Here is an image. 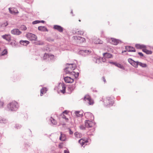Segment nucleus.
I'll list each match as a JSON object with an SVG mask.
<instances>
[{
    "instance_id": "f257e3e1",
    "label": "nucleus",
    "mask_w": 153,
    "mask_h": 153,
    "mask_svg": "<svg viewBox=\"0 0 153 153\" xmlns=\"http://www.w3.org/2000/svg\"><path fill=\"white\" fill-rule=\"evenodd\" d=\"M69 111L65 110L61 114V117L65 120V122L62 123V125H65L66 123H68L71 120V118L68 114Z\"/></svg>"
},
{
    "instance_id": "f03ea898",
    "label": "nucleus",
    "mask_w": 153,
    "mask_h": 153,
    "mask_svg": "<svg viewBox=\"0 0 153 153\" xmlns=\"http://www.w3.org/2000/svg\"><path fill=\"white\" fill-rule=\"evenodd\" d=\"M19 105L15 101H13L7 105V108L9 111H13L17 110Z\"/></svg>"
},
{
    "instance_id": "7ed1b4c3",
    "label": "nucleus",
    "mask_w": 153,
    "mask_h": 153,
    "mask_svg": "<svg viewBox=\"0 0 153 153\" xmlns=\"http://www.w3.org/2000/svg\"><path fill=\"white\" fill-rule=\"evenodd\" d=\"M103 101L105 105L107 107L112 106L114 103V100L111 97H106L104 99Z\"/></svg>"
},
{
    "instance_id": "20e7f679",
    "label": "nucleus",
    "mask_w": 153,
    "mask_h": 153,
    "mask_svg": "<svg viewBox=\"0 0 153 153\" xmlns=\"http://www.w3.org/2000/svg\"><path fill=\"white\" fill-rule=\"evenodd\" d=\"M67 67L66 68L65 71L66 74H69L70 72L74 70L76 68V65L74 64H67Z\"/></svg>"
},
{
    "instance_id": "39448f33",
    "label": "nucleus",
    "mask_w": 153,
    "mask_h": 153,
    "mask_svg": "<svg viewBox=\"0 0 153 153\" xmlns=\"http://www.w3.org/2000/svg\"><path fill=\"white\" fill-rule=\"evenodd\" d=\"M108 40L109 42L115 45H117L119 43L121 42L120 40L113 38H108Z\"/></svg>"
},
{
    "instance_id": "423d86ee",
    "label": "nucleus",
    "mask_w": 153,
    "mask_h": 153,
    "mask_svg": "<svg viewBox=\"0 0 153 153\" xmlns=\"http://www.w3.org/2000/svg\"><path fill=\"white\" fill-rule=\"evenodd\" d=\"M26 36L31 40H36L37 38L36 35L30 33H27L26 34Z\"/></svg>"
},
{
    "instance_id": "0eeeda50",
    "label": "nucleus",
    "mask_w": 153,
    "mask_h": 153,
    "mask_svg": "<svg viewBox=\"0 0 153 153\" xmlns=\"http://www.w3.org/2000/svg\"><path fill=\"white\" fill-rule=\"evenodd\" d=\"M84 100L85 101L87 100L88 102V104L90 105H93L94 104V101L88 95H86L84 97Z\"/></svg>"
},
{
    "instance_id": "6e6552de",
    "label": "nucleus",
    "mask_w": 153,
    "mask_h": 153,
    "mask_svg": "<svg viewBox=\"0 0 153 153\" xmlns=\"http://www.w3.org/2000/svg\"><path fill=\"white\" fill-rule=\"evenodd\" d=\"M94 123L93 122L89 120H86L85 122V126L87 128L92 127L93 126Z\"/></svg>"
},
{
    "instance_id": "1a4fd4ad",
    "label": "nucleus",
    "mask_w": 153,
    "mask_h": 153,
    "mask_svg": "<svg viewBox=\"0 0 153 153\" xmlns=\"http://www.w3.org/2000/svg\"><path fill=\"white\" fill-rule=\"evenodd\" d=\"M64 80L65 82L67 83H72L74 81L73 78L68 76L64 77Z\"/></svg>"
},
{
    "instance_id": "9d476101",
    "label": "nucleus",
    "mask_w": 153,
    "mask_h": 153,
    "mask_svg": "<svg viewBox=\"0 0 153 153\" xmlns=\"http://www.w3.org/2000/svg\"><path fill=\"white\" fill-rule=\"evenodd\" d=\"M85 118L87 119L92 120L94 119V116L93 114L90 112H86L85 114Z\"/></svg>"
},
{
    "instance_id": "9b49d317",
    "label": "nucleus",
    "mask_w": 153,
    "mask_h": 153,
    "mask_svg": "<svg viewBox=\"0 0 153 153\" xmlns=\"http://www.w3.org/2000/svg\"><path fill=\"white\" fill-rule=\"evenodd\" d=\"M79 143L82 146H83L84 145L87 144L88 142L87 139H81L79 140Z\"/></svg>"
},
{
    "instance_id": "f8f14e48",
    "label": "nucleus",
    "mask_w": 153,
    "mask_h": 153,
    "mask_svg": "<svg viewBox=\"0 0 153 153\" xmlns=\"http://www.w3.org/2000/svg\"><path fill=\"white\" fill-rule=\"evenodd\" d=\"M11 33L13 35H19L21 33V32L19 29H15L11 31Z\"/></svg>"
},
{
    "instance_id": "ddd939ff",
    "label": "nucleus",
    "mask_w": 153,
    "mask_h": 153,
    "mask_svg": "<svg viewBox=\"0 0 153 153\" xmlns=\"http://www.w3.org/2000/svg\"><path fill=\"white\" fill-rule=\"evenodd\" d=\"M91 52V51L88 50H82L79 51V53L83 55H85Z\"/></svg>"
},
{
    "instance_id": "4468645a",
    "label": "nucleus",
    "mask_w": 153,
    "mask_h": 153,
    "mask_svg": "<svg viewBox=\"0 0 153 153\" xmlns=\"http://www.w3.org/2000/svg\"><path fill=\"white\" fill-rule=\"evenodd\" d=\"M2 38L8 41L11 40V36L10 34H5L2 36Z\"/></svg>"
},
{
    "instance_id": "2eb2a0df",
    "label": "nucleus",
    "mask_w": 153,
    "mask_h": 153,
    "mask_svg": "<svg viewBox=\"0 0 153 153\" xmlns=\"http://www.w3.org/2000/svg\"><path fill=\"white\" fill-rule=\"evenodd\" d=\"M9 10L10 13L11 14H14L18 13V10L15 8H9Z\"/></svg>"
},
{
    "instance_id": "dca6fc26",
    "label": "nucleus",
    "mask_w": 153,
    "mask_h": 153,
    "mask_svg": "<svg viewBox=\"0 0 153 153\" xmlns=\"http://www.w3.org/2000/svg\"><path fill=\"white\" fill-rule=\"evenodd\" d=\"M53 28L55 29L58 30L60 32H62L63 31V28L61 26L57 25H55L54 26Z\"/></svg>"
},
{
    "instance_id": "f3484780",
    "label": "nucleus",
    "mask_w": 153,
    "mask_h": 153,
    "mask_svg": "<svg viewBox=\"0 0 153 153\" xmlns=\"http://www.w3.org/2000/svg\"><path fill=\"white\" fill-rule=\"evenodd\" d=\"M128 61L129 62H130V61L132 62V63H131L132 65L135 68L137 67V66L138 65V62H135L132 60V59H128Z\"/></svg>"
},
{
    "instance_id": "a211bd4d",
    "label": "nucleus",
    "mask_w": 153,
    "mask_h": 153,
    "mask_svg": "<svg viewBox=\"0 0 153 153\" xmlns=\"http://www.w3.org/2000/svg\"><path fill=\"white\" fill-rule=\"evenodd\" d=\"M103 56L105 58H111L113 57L111 54L108 53H103Z\"/></svg>"
},
{
    "instance_id": "6ab92c4d",
    "label": "nucleus",
    "mask_w": 153,
    "mask_h": 153,
    "mask_svg": "<svg viewBox=\"0 0 153 153\" xmlns=\"http://www.w3.org/2000/svg\"><path fill=\"white\" fill-rule=\"evenodd\" d=\"M66 136L65 134H63L62 132H60V136L59 137V139L62 141H64L66 140Z\"/></svg>"
},
{
    "instance_id": "aec40b11",
    "label": "nucleus",
    "mask_w": 153,
    "mask_h": 153,
    "mask_svg": "<svg viewBox=\"0 0 153 153\" xmlns=\"http://www.w3.org/2000/svg\"><path fill=\"white\" fill-rule=\"evenodd\" d=\"M29 43V42L26 40H21L20 42V43L21 45H23L25 46H27Z\"/></svg>"
},
{
    "instance_id": "412c9836",
    "label": "nucleus",
    "mask_w": 153,
    "mask_h": 153,
    "mask_svg": "<svg viewBox=\"0 0 153 153\" xmlns=\"http://www.w3.org/2000/svg\"><path fill=\"white\" fill-rule=\"evenodd\" d=\"M142 50L143 52L147 54H151L152 53V51L147 48H143Z\"/></svg>"
},
{
    "instance_id": "4be33fe9",
    "label": "nucleus",
    "mask_w": 153,
    "mask_h": 153,
    "mask_svg": "<svg viewBox=\"0 0 153 153\" xmlns=\"http://www.w3.org/2000/svg\"><path fill=\"white\" fill-rule=\"evenodd\" d=\"M61 86L62 88V89L60 90V91L62 93L64 94L65 92V89L66 88V86L64 84H62Z\"/></svg>"
},
{
    "instance_id": "5701e85b",
    "label": "nucleus",
    "mask_w": 153,
    "mask_h": 153,
    "mask_svg": "<svg viewBox=\"0 0 153 153\" xmlns=\"http://www.w3.org/2000/svg\"><path fill=\"white\" fill-rule=\"evenodd\" d=\"M70 74L72 76H74V77L76 78H77L79 76V73H76L75 72L72 71L70 72Z\"/></svg>"
},
{
    "instance_id": "b1692460",
    "label": "nucleus",
    "mask_w": 153,
    "mask_h": 153,
    "mask_svg": "<svg viewBox=\"0 0 153 153\" xmlns=\"http://www.w3.org/2000/svg\"><path fill=\"white\" fill-rule=\"evenodd\" d=\"M38 29L39 30L43 31H48L46 27L44 26H39L38 27Z\"/></svg>"
},
{
    "instance_id": "393cba45",
    "label": "nucleus",
    "mask_w": 153,
    "mask_h": 153,
    "mask_svg": "<svg viewBox=\"0 0 153 153\" xmlns=\"http://www.w3.org/2000/svg\"><path fill=\"white\" fill-rule=\"evenodd\" d=\"M102 41H101L99 39L96 38L94 39V42L95 44H101L102 43Z\"/></svg>"
},
{
    "instance_id": "a878e982",
    "label": "nucleus",
    "mask_w": 153,
    "mask_h": 153,
    "mask_svg": "<svg viewBox=\"0 0 153 153\" xmlns=\"http://www.w3.org/2000/svg\"><path fill=\"white\" fill-rule=\"evenodd\" d=\"M47 91V89L46 88H43L41 90V93H40V96H42L44 94H45L46 93V91Z\"/></svg>"
},
{
    "instance_id": "bb28decb",
    "label": "nucleus",
    "mask_w": 153,
    "mask_h": 153,
    "mask_svg": "<svg viewBox=\"0 0 153 153\" xmlns=\"http://www.w3.org/2000/svg\"><path fill=\"white\" fill-rule=\"evenodd\" d=\"M114 65L121 69H124V67L120 64L117 63L116 62V63H114Z\"/></svg>"
},
{
    "instance_id": "cd10ccee",
    "label": "nucleus",
    "mask_w": 153,
    "mask_h": 153,
    "mask_svg": "<svg viewBox=\"0 0 153 153\" xmlns=\"http://www.w3.org/2000/svg\"><path fill=\"white\" fill-rule=\"evenodd\" d=\"M74 135L77 138H80L82 137V135L81 134L77 132H75Z\"/></svg>"
},
{
    "instance_id": "c85d7f7f",
    "label": "nucleus",
    "mask_w": 153,
    "mask_h": 153,
    "mask_svg": "<svg viewBox=\"0 0 153 153\" xmlns=\"http://www.w3.org/2000/svg\"><path fill=\"white\" fill-rule=\"evenodd\" d=\"M8 24L7 21H5L0 26L1 27H5L8 25Z\"/></svg>"
},
{
    "instance_id": "c756f323",
    "label": "nucleus",
    "mask_w": 153,
    "mask_h": 153,
    "mask_svg": "<svg viewBox=\"0 0 153 153\" xmlns=\"http://www.w3.org/2000/svg\"><path fill=\"white\" fill-rule=\"evenodd\" d=\"M75 114L77 117H82V112L76 111Z\"/></svg>"
},
{
    "instance_id": "7c9ffc66",
    "label": "nucleus",
    "mask_w": 153,
    "mask_h": 153,
    "mask_svg": "<svg viewBox=\"0 0 153 153\" xmlns=\"http://www.w3.org/2000/svg\"><path fill=\"white\" fill-rule=\"evenodd\" d=\"M135 47L136 48H146V46L143 45H140V44H136Z\"/></svg>"
},
{
    "instance_id": "2f4dec72",
    "label": "nucleus",
    "mask_w": 153,
    "mask_h": 153,
    "mask_svg": "<svg viewBox=\"0 0 153 153\" xmlns=\"http://www.w3.org/2000/svg\"><path fill=\"white\" fill-rule=\"evenodd\" d=\"M133 50L131 51L130 50V48H127V49H126V50H124V51H123L122 52V53H123L124 52H130V51H135V48H133Z\"/></svg>"
},
{
    "instance_id": "473e14b6",
    "label": "nucleus",
    "mask_w": 153,
    "mask_h": 153,
    "mask_svg": "<svg viewBox=\"0 0 153 153\" xmlns=\"http://www.w3.org/2000/svg\"><path fill=\"white\" fill-rule=\"evenodd\" d=\"M138 65H140L143 67H146L147 66L146 64L140 62H138Z\"/></svg>"
},
{
    "instance_id": "72a5a7b5",
    "label": "nucleus",
    "mask_w": 153,
    "mask_h": 153,
    "mask_svg": "<svg viewBox=\"0 0 153 153\" xmlns=\"http://www.w3.org/2000/svg\"><path fill=\"white\" fill-rule=\"evenodd\" d=\"M49 55L45 53V54L44 56V59H48V60H49Z\"/></svg>"
},
{
    "instance_id": "f704fd0d",
    "label": "nucleus",
    "mask_w": 153,
    "mask_h": 153,
    "mask_svg": "<svg viewBox=\"0 0 153 153\" xmlns=\"http://www.w3.org/2000/svg\"><path fill=\"white\" fill-rule=\"evenodd\" d=\"M51 120L52 123L53 124H56L57 123L56 121L52 117H51Z\"/></svg>"
},
{
    "instance_id": "c9c22d12",
    "label": "nucleus",
    "mask_w": 153,
    "mask_h": 153,
    "mask_svg": "<svg viewBox=\"0 0 153 153\" xmlns=\"http://www.w3.org/2000/svg\"><path fill=\"white\" fill-rule=\"evenodd\" d=\"M11 44L13 46H15L16 45V41L14 40H13L12 41L11 43Z\"/></svg>"
},
{
    "instance_id": "e433bc0d",
    "label": "nucleus",
    "mask_w": 153,
    "mask_h": 153,
    "mask_svg": "<svg viewBox=\"0 0 153 153\" xmlns=\"http://www.w3.org/2000/svg\"><path fill=\"white\" fill-rule=\"evenodd\" d=\"M77 34H79L80 35H82L84 33V32L83 31L79 30L77 32Z\"/></svg>"
},
{
    "instance_id": "4c0bfd02",
    "label": "nucleus",
    "mask_w": 153,
    "mask_h": 153,
    "mask_svg": "<svg viewBox=\"0 0 153 153\" xmlns=\"http://www.w3.org/2000/svg\"><path fill=\"white\" fill-rule=\"evenodd\" d=\"M7 53V51L6 49L4 50L2 52L1 54L2 55H4L6 54Z\"/></svg>"
},
{
    "instance_id": "58836bf2",
    "label": "nucleus",
    "mask_w": 153,
    "mask_h": 153,
    "mask_svg": "<svg viewBox=\"0 0 153 153\" xmlns=\"http://www.w3.org/2000/svg\"><path fill=\"white\" fill-rule=\"evenodd\" d=\"M78 38L82 42H84L85 40L84 38L81 37H78Z\"/></svg>"
},
{
    "instance_id": "ea45409f",
    "label": "nucleus",
    "mask_w": 153,
    "mask_h": 153,
    "mask_svg": "<svg viewBox=\"0 0 153 153\" xmlns=\"http://www.w3.org/2000/svg\"><path fill=\"white\" fill-rule=\"evenodd\" d=\"M40 22V21L36 20V21H35L33 22H32V23L33 24H35L39 23Z\"/></svg>"
},
{
    "instance_id": "a19ab883",
    "label": "nucleus",
    "mask_w": 153,
    "mask_h": 153,
    "mask_svg": "<svg viewBox=\"0 0 153 153\" xmlns=\"http://www.w3.org/2000/svg\"><path fill=\"white\" fill-rule=\"evenodd\" d=\"M49 58L50 59H52L54 58V56L53 55H49Z\"/></svg>"
},
{
    "instance_id": "79ce46f5",
    "label": "nucleus",
    "mask_w": 153,
    "mask_h": 153,
    "mask_svg": "<svg viewBox=\"0 0 153 153\" xmlns=\"http://www.w3.org/2000/svg\"><path fill=\"white\" fill-rule=\"evenodd\" d=\"M79 127H80V129H82V130L85 129V127L83 125H81Z\"/></svg>"
},
{
    "instance_id": "37998d69",
    "label": "nucleus",
    "mask_w": 153,
    "mask_h": 153,
    "mask_svg": "<svg viewBox=\"0 0 153 153\" xmlns=\"http://www.w3.org/2000/svg\"><path fill=\"white\" fill-rule=\"evenodd\" d=\"M4 103L3 102H0V107H2L4 105Z\"/></svg>"
},
{
    "instance_id": "c03bdc74",
    "label": "nucleus",
    "mask_w": 153,
    "mask_h": 153,
    "mask_svg": "<svg viewBox=\"0 0 153 153\" xmlns=\"http://www.w3.org/2000/svg\"><path fill=\"white\" fill-rule=\"evenodd\" d=\"M75 87L74 86H73L71 88V87H70L69 88L71 89V90H73L75 88Z\"/></svg>"
},
{
    "instance_id": "a18cd8bd",
    "label": "nucleus",
    "mask_w": 153,
    "mask_h": 153,
    "mask_svg": "<svg viewBox=\"0 0 153 153\" xmlns=\"http://www.w3.org/2000/svg\"><path fill=\"white\" fill-rule=\"evenodd\" d=\"M59 147L60 148H62V145L61 144H60L59 145Z\"/></svg>"
},
{
    "instance_id": "49530a36",
    "label": "nucleus",
    "mask_w": 153,
    "mask_h": 153,
    "mask_svg": "<svg viewBox=\"0 0 153 153\" xmlns=\"http://www.w3.org/2000/svg\"><path fill=\"white\" fill-rule=\"evenodd\" d=\"M64 153H69V152L67 150H65L64 151Z\"/></svg>"
},
{
    "instance_id": "de8ad7c7",
    "label": "nucleus",
    "mask_w": 153,
    "mask_h": 153,
    "mask_svg": "<svg viewBox=\"0 0 153 153\" xmlns=\"http://www.w3.org/2000/svg\"><path fill=\"white\" fill-rule=\"evenodd\" d=\"M22 27H23V29L24 30H25L27 29L26 27L25 26H23Z\"/></svg>"
},
{
    "instance_id": "09e8293b",
    "label": "nucleus",
    "mask_w": 153,
    "mask_h": 153,
    "mask_svg": "<svg viewBox=\"0 0 153 153\" xmlns=\"http://www.w3.org/2000/svg\"><path fill=\"white\" fill-rule=\"evenodd\" d=\"M103 80L104 81V82H106V81H105V78L103 77Z\"/></svg>"
},
{
    "instance_id": "8fccbe9b",
    "label": "nucleus",
    "mask_w": 153,
    "mask_h": 153,
    "mask_svg": "<svg viewBox=\"0 0 153 153\" xmlns=\"http://www.w3.org/2000/svg\"><path fill=\"white\" fill-rule=\"evenodd\" d=\"M110 63L113 64V65H114V63H116V62H110Z\"/></svg>"
},
{
    "instance_id": "3c124183",
    "label": "nucleus",
    "mask_w": 153,
    "mask_h": 153,
    "mask_svg": "<svg viewBox=\"0 0 153 153\" xmlns=\"http://www.w3.org/2000/svg\"><path fill=\"white\" fill-rule=\"evenodd\" d=\"M40 21V22H42V23H44V22H45V21H43V20L41 21Z\"/></svg>"
},
{
    "instance_id": "603ef678",
    "label": "nucleus",
    "mask_w": 153,
    "mask_h": 153,
    "mask_svg": "<svg viewBox=\"0 0 153 153\" xmlns=\"http://www.w3.org/2000/svg\"><path fill=\"white\" fill-rule=\"evenodd\" d=\"M139 54L141 55H142V56L143 55V54H142V53H139Z\"/></svg>"
},
{
    "instance_id": "864d4df0",
    "label": "nucleus",
    "mask_w": 153,
    "mask_h": 153,
    "mask_svg": "<svg viewBox=\"0 0 153 153\" xmlns=\"http://www.w3.org/2000/svg\"><path fill=\"white\" fill-rule=\"evenodd\" d=\"M128 48H133L132 47H131L130 46H128Z\"/></svg>"
},
{
    "instance_id": "5fc2aeb1",
    "label": "nucleus",
    "mask_w": 153,
    "mask_h": 153,
    "mask_svg": "<svg viewBox=\"0 0 153 153\" xmlns=\"http://www.w3.org/2000/svg\"><path fill=\"white\" fill-rule=\"evenodd\" d=\"M1 121H2V122H3L4 120H0V123H2ZM3 123H4V122H3Z\"/></svg>"
},
{
    "instance_id": "6e6d98bb",
    "label": "nucleus",
    "mask_w": 153,
    "mask_h": 153,
    "mask_svg": "<svg viewBox=\"0 0 153 153\" xmlns=\"http://www.w3.org/2000/svg\"><path fill=\"white\" fill-rule=\"evenodd\" d=\"M79 22H81V20H79Z\"/></svg>"
}]
</instances>
